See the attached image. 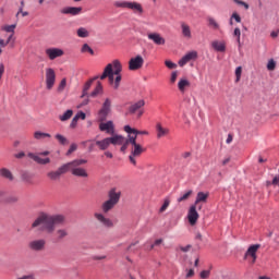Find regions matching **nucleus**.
Masks as SVG:
<instances>
[{
	"mask_svg": "<svg viewBox=\"0 0 279 279\" xmlns=\"http://www.w3.org/2000/svg\"><path fill=\"white\" fill-rule=\"evenodd\" d=\"M64 221L65 218L62 215H49L41 213L35 219V221H33L31 230L38 229L39 232H47V234H53V232H56V227L64 225Z\"/></svg>",
	"mask_w": 279,
	"mask_h": 279,
	"instance_id": "1",
	"label": "nucleus"
},
{
	"mask_svg": "<svg viewBox=\"0 0 279 279\" xmlns=\"http://www.w3.org/2000/svg\"><path fill=\"white\" fill-rule=\"evenodd\" d=\"M124 132L129 134V138H125V142L121 144L120 151L124 154L128 149V145H134L133 156H138L141 154V145L136 144V136H138V131L135 129L130 128V125L124 126Z\"/></svg>",
	"mask_w": 279,
	"mask_h": 279,
	"instance_id": "2",
	"label": "nucleus"
},
{
	"mask_svg": "<svg viewBox=\"0 0 279 279\" xmlns=\"http://www.w3.org/2000/svg\"><path fill=\"white\" fill-rule=\"evenodd\" d=\"M108 199L105 201L100 208L105 215H108L110 210L114 209V206L121 202V191H119L117 187H112L108 191Z\"/></svg>",
	"mask_w": 279,
	"mask_h": 279,
	"instance_id": "3",
	"label": "nucleus"
},
{
	"mask_svg": "<svg viewBox=\"0 0 279 279\" xmlns=\"http://www.w3.org/2000/svg\"><path fill=\"white\" fill-rule=\"evenodd\" d=\"M88 160L86 159H75L73 161H70L65 163L66 171H71L72 175H75L76 178H88V172L86 169L82 168V165H86Z\"/></svg>",
	"mask_w": 279,
	"mask_h": 279,
	"instance_id": "4",
	"label": "nucleus"
},
{
	"mask_svg": "<svg viewBox=\"0 0 279 279\" xmlns=\"http://www.w3.org/2000/svg\"><path fill=\"white\" fill-rule=\"evenodd\" d=\"M112 112V99L106 98L102 102L101 108L98 111L99 121H106L108 119V114Z\"/></svg>",
	"mask_w": 279,
	"mask_h": 279,
	"instance_id": "5",
	"label": "nucleus"
},
{
	"mask_svg": "<svg viewBox=\"0 0 279 279\" xmlns=\"http://www.w3.org/2000/svg\"><path fill=\"white\" fill-rule=\"evenodd\" d=\"M66 169V163H63L57 170L49 171L47 173V178H49L52 182H58V180H60L64 173H68Z\"/></svg>",
	"mask_w": 279,
	"mask_h": 279,
	"instance_id": "6",
	"label": "nucleus"
},
{
	"mask_svg": "<svg viewBox=\"0 0 279 279\" xmlns=\"http://www.w3.org/2000/svg\"><path fill=\"white\" fill-rule=\"evenodd\" d=\"M56 86V70L53 68L46 69V88L51 90Z\"/></svg>",
	"mask_w": 279,
	"mask_h": 279,
	"instance_id": "7",
	"label": "nucleus"
},
{
	"mask_svg": "<svg viewBox=\"0 0 279 279\" xmlns=\"http://www.w3.org/2000/svg\"><path fill=\"white\" fill-rule=\"evenodd\" d=\"M113 5L116 8H126L128 10H133V12H141V4L136 2L116 1Z\"/></svg>",
	"mask_w": 279,
	"mask_h": 279,
	"instance_id": "8",
	"label": "nucleus"
},
{
	"mask_svg": "<svg viewBox=\"0 0 279 279\" xmlns=\"http://www.w3.org/2000/svg\"><path fill=\"white\" fill-rule=\"evenodd\" d=\"M47 245V241L45 239L33 240L28 243V248L32 252H43Z\"/></svg>",
	"mask_w": 279,
	"mask_h": 279,
	"instance_id": "9",
	"label": "nucleus"
},
{
	"mask_svg": "<svg viewBox=\"0 0 279 279\" xmlns=\"http://www.w3.org/2000/svg\"><path fill=\"white\" fill-rule=\"evenodd\" d=\"M95 219L98 223H101L105 228H114V222H112V219L105 217L101 213H95L94 214Z\"/></svg>",
	"mask_w": 279,
	"mask_h": 279,
	"instance_id": "10",
	"label": "nucleus"
},
{
	"mask_svg": "<svg viewBox=\"0 0 279 279\" xmlns=\"http://www.w3.org/2000/svg\"><path fill=\"white\" fill-rule=\"evenodd\" d=\"M45 53L50 60H56V58H62L64 56V50L60 48H47Z\"/></svg>",
	"mask_w": 279,
	"mask_h": 279,
	"instance_id": "11",
	"label": "nucleus"
},
{
	"mask_svg": "<svg viewBox=\"0 0 279 279\" xmlns=\"http://www.w3.org/2000/svg\"><path fill=\"white\" fill-rule=\"evenodd\" d=\"M187 219L191 226H195L197 223V219H199V214L197 213V206L192 205L187 213Z\"/></svg>",
	"mask_w": 279,
	"mask_h": 279,
	"instance_id": "12",
	"label": "nucleus"
},
{
	"mask_svg": "<svg viewBox=\"0 0 279 279\" xmlns=\"http://www.w3.org/2000/svg\"><path fill=\"white\" fill-rule=\"evenodd\" d=\"M191 60H197V51L192 50L179 60V66H184L191 62Z\"/></svg>",
	"mask_w": 279,
	"mask_h": 279,
	"instance_id": "13",
	"label": "nucleus"
},
{
	"mask_svg": "<svg viewBox=\"0 0 279 279\" xmlns=\"http://www.w3.org/2000/svg\"><path fill=\"white\" fill-rule=\"evenodd\" d=\"M114 75L112 70V64H107L102 74L100 75V80H106L108 77L110 84H114Z\"/></svg>",
	"mask_w": 279,
	"mask_h": 279,
	"instance_id": "14",
	"label": "nucleus"
},
{
	"mask_svg": "<svg viewBox=\"0 0 279 279\" xmlns=\"http://www.w3.org/2000/svg\"><path fill=\"white\" fill-rule=\"evenodd\" d=\"M99 130L107 134H114V123L112 121L102 122L99 124Z\"/></svg>",
	"mask_w": 279,
	"mask_h": 279,
	"instance_id": "15",
	"label": "nucleus"
},
{
	"mask_svg": "<svg viewBox=\"0 0 279 279\" xmlns=\"http://www.w3.org/2000/svg\"><path fill=\"white\" fill-rule=\"evenodd\" d=\"M61 14H71V16H77V14H82V7H66L61 10Z\"/></svg>",
	"mask_w": 279,
	"mask_h": 279,
	"instance_id": "16",
	"label": "nucleus"
},
{
	"mask_svg": "<svg viewBox=\"0 0 279 279\" xmlns=\"http://www.w3.org/2000/svg\"><path fill=\"white\" fill-rule=\"evenodd\" d=\"M141 69V56L137 54L135 58H131L129 61V71H138Z\"/></svg>",
	"mask_w": 279,
	"mask_h": 279,
	"instance_id": "17",
	"label": "nucleus"
},
{
	"mask_svg": "<svg viewBox=\"0 0 279 279\" xmlns=\"http://www.w3.org/2000/svg\"><path fill=\"white\" fill-rule=\"evenodd\" d=\"M258 250H260V244H253L247 248L245 253V256H251L253 258V264L256 263V253L258 252Z\"/></svg>",
	"mask_w": 279,
	"mask_h": 279,
	"instance_id": "18",
	"label": "nucleus"
},
{
	"mask_svg": "<svg viewBox=\"0 0 279 279\" xmlns=\"http://www.w3.org/2000/svg\"><path fill=\"white\" fill-rule=\"evenodd\" d=\"M28 158H31L32 160H34L35 162H37L38 165H49V162H51L50 158H40V156L29 153L28 154Z\"/></svg>",
	"mask_w": 279,
	"mask_h": 279,
	"instance_id": "19",
	"label": "nucleus"
},
{
	"mask_svg": "<svg viewBox=\"0 0 279 279\" xmlns=\"http://www.w3.org/2000/svg\"><path fill=\"white\" fill-rule=\"evenodd\" d=\"M148 38L149 40H153V43H155V45H165L166 40L162 36H160V34L158 33H150L148 34Z\"/></svg>",
	"mask_w": 279,
	"mask_h": 279,
	"instance_id": "20",
	"label": "nucleus"
},
{
	"mask_svg": "<svg viewBox=\"0 0 279 279\" xmlns=\"http://www.w3.org/2000/svg\"><path fill=\"white\" fill-rule=\"evenodd\" d=\"M96 145L98 146L100 151H106V149H108L111 145L110 137H106L101 141H96Z\"/></svg>",
	"mask_w": 279,
	"mask_h": 279,
	"instance_id": "21",
	"label": "nucleus"
},
{
	"mask_svg": "<svg viewBox=\"0 0 279 279\" xmlns=\"http://www.w3.org/2000/svg\"><path fill=\"white\" fill-rule=\"evenodd\" d=\"M95 80H99V76H95V77L88 80V81L84 84V86H83V94H82V96H81L82 98L87 97L88 90H90V87L93 86V82H95Z\"/></svg>",
	"mask_w": 279,
	"mask_h": 279,
	"instance_id": "22",
	"label": "nucleus"
},
{
	"mask_svg": "<svg viewBox=\"0 0 279 279\" xmlns=\"http://www.w3.org/2000/svg\"><path fill=\"white\" fill-rule=\"evenodd\" d=\"M0 175L1 178L9 180V182H14V174H12V171L8 168L0 169Z\"/></svg>",
	"mask_w": 279,
	"mask_h": 279,
	"instance_id": "23",
	"label": "nucleus"
},
{
	"mask_svg": "<svg viewBox=\"0 0 279 279\" xmlns=\"http://www.w3.org/2000/svg\"><path fill=\"white\" fill-rule=\"evenodd\" d=\"M157 130V138H163V136H168L169 134V129L163 128L162 124L158 123L156 125Z\"/></svg>",
	"mask_w": 279,
	"mask_h": 279,
	"instance_id": "24",
	"label": "nucleus"
},
{
	"mask_svg": "<svg viewBox=\"0 0 279 279\" xmlns=\"http://www.w3.org/2000/svg\"><path fill=\"white\" fill-rule=\"evenodd\" d=\"M207 199H208V193L198 192L196 195V201L194 203V206H199L202 202L206 204Z\"/></svg>",
	"mask_w": 279,
	"mask_h": 279,
	"instance_id": "25",
	"label": "nucleus"
},
{
	"mask_svg": "<svg viewBox=\"0 0 279 279\" xmlns=\"http://www.w3.org/2000/svg\"><path fill=\"white\" fill-rule=\"evenodd\" d=\"M109 64H112L113 74L121 75V72L123 71V65L121 64V61L113 60L112 63Z\"/></svg>",
	"mask_w": 279,
	"mask_h": 279,
	"instance_id": "26",
	"label": "nucleus"
},
{
	"mask_svg": "<svg viewBox=\"0 0 279 279\" xmlns=\"http://www.w3.org/2000/svg\"><path fill=\"white\" fill-rule=\"evenodd\" d=\"M111 145H123L125 143V137L122 135H113L109 137Z\"/></svg>",
	"mask_w": 279,
	"mask_h": 279,
	"instance_id": "27",
	"label": "nucleus"
},
{
	"mask_svg": "<svg viewBox=\"0 0 279 279\" xmlns=\"http://www.w3.org/2000/svg\"><path fill=\"white\" fill-rule=\"evenodd\" d=\"M189 86H191V82H189V80H186V78H181L178 83V88H179L180 93H184V90H186V88H189Z\"/></svg>",
	"mask_w": 279,
	"mask_h": 279,
	"instance_id": "28",
	"label": "nucleus"
},
{
	"mask_svg": "<svg viewBox=\"0 0 279 279\" xmlns=\"http://www.w3.org/2000/svg\"><path fill=\"white\" fill-rule=\"evenodd\" d=\"M4 204H16L19 202V195L10 194L4 196L3 198Z\"/></svg>",
	"mask_w": 279,
	"mask_h": 279,
	"instance_id": "29",
	"label": "nucleus"
},
{
	"mask_svg": "<svg viewBox=\"0 0 279 279\" xmlns=\"http://www.w3.org/2000/svg\"><path fill=\"white\" fill-rule=\"evenodd\" d=\"M211 47H213V49H215V51H220V52L226 51V44L225 43H220L218 40L213 41L211 43Z\"/></svg>",
	"mask_w": 279,
	"mask_h": 279,
	"instance_id": "30",
	"label": "nucleus"
},
{
	"mask_svg": "<svg viewBox=\"0 0 279 279\" xmlns=\"http://www.w3.org/2000/svg\"><path fill=\"white\" fill-rule=\"evenodd\" d=\"M181 29L184 38H192L191 26H189L186 23H182Z\"/></svg>",
	"mask_w": 279,
	"mask_h": 279,
	"instance_id": "31",
	"label": "nucleus"
},
{
	"mask_svg": "<svg viewBox=\"0 0 279 279\" xmlns=\"http://www.w3.org/2000/svg\"><path fill=\"white\" fill-rule=\"evenodd\" d=\"M101 93H104V86L101 85V82H98L89 97H97V95H101Z\"/></svg>",
	"mask_w": 279,
	"mask_h": 279,
	"instance_id": "32",
	"label": "nucleus"
},
{
	"mask_svg": "<svg viewBox=\"0 0 279 279\" xmlns=\"http://www.w3.org/2000/svg\"><path fill=\"white\" fill-rule=\"evenodd\" d=\"M56 236L58 241H62V239H66V236H69V231L66 229H58L56 231Z\"/></svg>",
	"mask_w": 279,
	"mask_h": 279,
	"instance_id": "33",
	"label": "nucleus"
},
{
	"mask_svg": "<svg viewBox=\"0 0 279 279\" xmlns=\"http://www.w3.org/2000/svg\"><path fill=\"white\" fill-rule=\"evenodd\" d=\"M34 138H36V141H43L44 138H51V134L36 131L34 133Z\"/></svg>",
	"mask_w": 279,
	"mask_h": 279,
	"instance_id": "34",
	"label": "nucleus"
},
{
	"mask_svg": "<svg viewBox=\"0 0 279 279\" xmlns=\"http://www.w3.org/2000/svg\"><path fill=\"white\" fill-rule=\"evenodd\" d=\"M76 35L78 36V38H88V36H90V33H88V29L80 27L76 31Z\"/></svg>",
	"mask_w": 279,
	"mask_h": 279,
	"instance_id": "35",
	"label": "nucleus"
},
{
	"mask_svg": "<svg viewBox=\"0 0 279 279\" xmlns=\"http://www.w3.org/2000/svg\"><path fill=\"white\" fill-rule=\"evenodd\" d=\"M71 117H73V110L68 109L63 114L59 116V120L62 122L69 121Z\"/></svg>",
	"mask_w": 279,
	"mask_h": 279,
	"instance_id": "36",
	"label": "nucleus"
},
{
	"mask_svg": "<svg viewBox=\"0 0 279 279\" xmlns=\"http://www.w3.org/2000/svg\"><path fill=\"white\" fill-rule=\"evenodd\" d=\"M191 195H193V191H192V190H190V191L183 193V194L177 199V202H179V204L182 203V202H186V199H189V197H191Z\"/></svg>",
	"mask_w": 279,
	"mask_h": 279,
	"instance_id": "37",
	"label": "nucleus"
},
{
	"mask_svg": "<svg viewBox=\"0 0 279 279\" xmlns=\"http://www.w3.org/2000/svg\"><path fill=\"white\" fill-rule=\"evenodd\" d=\"M82 53H89L90 56H95V50L88 46V44H84L81 49Z\"/></svg>",
	"mask_w": 279,
	"mask_h": 279,
	"instance_id": "38",
	"label": "nucleus"
},
{
	"mask_svg": "<svg viewBox=\"0 0 279 279\" xmlns=\"http://www.w3.org/2000/svg\"><path fill=\"white\" fill-rule=\"evenodd\" d=\"M16 24L13 25H4L2 26V32H7L8 34H15Z\"/></svg>",
	"mask_w": 279,
	"mask_h": 279,
	"instance_id": "39",
	"label": "nucleus"
},
{
	"mask_svg": "<svg viewBox=\"0 0 279 279\" xmlns=\"http://www.w3.org/2000/svg\"><path fill=\"white\" fill-rule=\"evenodd\" d=\"M21 178L23 182H26L27 184H32V174L29 172H22Z\"/></svg>",
	"mask_w": 279,
	"mask_h": 279,
	"instance_id": "40",
	"label": "nucleus"
},
{
	"mask_svg": "<svg viewBox=\"0 0 279 279\" xmlns=\"http://www.w3.org/2000/svg\"><path fill=\"white\" fill-rule=\"evenodd\" d=\"M54 138L58 140V143H60V145H68L69 144V140H66V137H64V135H62V134H56Z\"/></svg>",
	"mask_w": 279,
	"mask_h": 279,
	"instance_id": "41",
	"label": "nucleus"
},
{
	"mask_svg": "<svg viewBox=\"0 0 279 279\" xmlns=\"http://www.w3.org/2000/svg\"><path fill=\"white\" fill-rule=\"evenodd\" d=\"M208 25L209 27H213V29H219V23L214 17H208Z\"/></svg>",
	"mask_w": 279,
	"mask_h": 279,
	"instance_id": "42",
	"label": "nucleus"
},
{
	"mask_svg": "<svg viewBox=\"0 0 279 279\" xmlns=\"http://www.w3.org/2000/svg\"><path fill=\"white\" fill-rule=\"evenodd\" d=\"M170 204H171V201L169 198H165L163 204L159 209V213H165V210L169 208Z\"/></svg>",
	"mask_w": 279,
	"mask_h": 279,
	"instance_id": "43",
	"label": "nucleus"
},
{
	"mask_svg": "<svg viewBox=\"0 0 279 279\" xmlns=\"http://www.w3.org/2000/svg\"><path fill=\"white\" fill-rule=\"evenodd\" d=\"M5 41H7V45L14 47V43H16V37H14V34L11 33Z\"/></svg>",
	"mask_w": 279,
	"mask_h": 279,
	"instance_id": "44",
	"label": "nucleus"
},
{
	"mask_svg": "<svg viewBox=\"0 0 279 279\" xmlns=\"http://www.w3.org/2000/svg\"><path fill=\"white\" fill-rule=\"evenodd\" d=\"M116 78L113 81V88L118 90L119 86H121V74H116Z\"/></svg>",
	"mask_w": 279,
	"mask_h": 279,
	"instance_id": "45",
	"label": "nucleus"
},
{
	"mask_svg": "<svg viewBox=\"0 0 279 279\" xmlns=\"http://www.w3.org/2000/svg\"><path fill=\"white\" fill-rule=\"evenodd\" d=\"M243 73V68L242 66H238L235 69V82L239 83L241 82V75Z\"/></svg>",
	"mask_w": 279,
	"mask_h": 279,
	"instance_id": "46",
	"label": "nucleus"
},
{
	"mask_svg": "<svg viewBox=\"0 0 279 279\" xmlns=\"http://www.w3.org/2000/svg\"><path fill=\"white\" fill-rule=\"evenodd\" d=\"M233 35L236 37L239 47H241V28H234Z\"/></svg>",
	"mask_w": 279,
	"mask_h": 279,
	"instance_id": "47",
	"label": "nucleus"
},
{
	"mask_svg": "<svg viewBox=\"0 0 279 279\" xmlns=\"http://www.w3.org/2000/svg\"><path fill=\"white\" fill-rule=\"evenodd\" d=\"M267 70L268 71H276V61L274 59H270L267 63Z\"/></svg>",
	"mask_w": 279,
	"mask_h": 279,
	"instance_id": "48",
	"label": "nucleus"
},
{
	"mask_svg": "<svg viewBox=\"0 0 279 279\" xmlns=\"http://www.w3.org/2000/svg\"><path fill=\"white\" fill-rule=\"evenodd\" d=\"M64 88H66V78L61 80L59 87H58L59 93H62V90H64Z\"/></svg>",
	"mask_w": 279,
	"mask_h": 279,
	"instance_id": "49",
	"label": "nucleus"
},
{
	"mask_svg": "<svg viewBox=\"0 0 279 279\" xmlns=\"http://www.w3.org/2000/svg\"><path fill=\"white\" fill-rule=\"evenodd\" d=\"M165 64H166L167 69H177L178 68V64L173 63L170 60H166Z\"/></svg>",
	"mask_w": 279,
	"mask_h": 279,
	"instance_id": "50",
	"label": "nucleus"
},
{
	"mask_svg": "<svg viewBox=\"0 0 279 279\" xmlns=\"http://www.w3.org/2000/svg\"><path fill=\"white\" fill-rule=\"evenodd\" d=\"M76 150H77V144H71L66 153V156H71V154H73V151H76Z\"/></svg>",
	"mask_w": 279,
	"mask_h": 279,
	"instance_id": "51",
	"label": "nucleus"
},
{
	"mask_svg": "<svg viewBox=\"0 0 279 279\" xmlns=\"http://www.w3.org/2000/svg\"><path fill=\"white\" fill-rule=\"evenodd\" d=\"M177 80H178V71H174L171 73L170 83L175 84Z\"/></svg>",
	"mask_w": 279,
	"mask_h": 279,
	"instance_id": "52",
	"label": "nucleus"
},
{
	"mask_svg": "<svg viewBox=\"0 0 279 279\" xmlns=\"http://www.w3.org/2000/svg\"><path fill=\"white\" fill-rule=\"evenodd\" d=\"M186 275H185V278H193V276H195V270L193 268L191 269H186Z\"/></svg>",
	"mask_w": 279,
	"mask_h": 279,
	"instance_id": "53",
	"label": "nucleus"
},
{
	"mask_svg": "<svg viewBox=\"0 0 279 279\" xmlns=\"http://www.w3.org/2000/svg\"><path fill=\"white\" fill-rule=\"evenodd\" d=\"M234 3H238V5H243V8H245V10H250V4H247L246 2H243L241 0H233Z\"/></svg>",
	"mask_w": 279,
	"mask_h": 279,
	"instance_id": "54",
	"label": "nucleus"
},
{
	"mask_svg": "<svg viewBox=\"0 0 279 279\" xmlns=\"http://www.w3.org/2000/svg\"><path fill=\"white\" fill-rule=\"evenodd\" d=\"M158 245H162V239L156 240V241L150 245V250H154L155 247H158Z\"/></svg>",
	"mask_w": 279,
	"mask_h": 279,
	"instance_id": "55",
	"label": "nucleus"
},
{
	"mask_svg": "<svg viewBox=\"0 0 279 279\" xmlns=\"http://www.w3.org/2000/svg\"><path fill=\"white\" fill-rule=\"evenodd\" d=\"M77 121H80V120L77 119V117H74V118L72 119V121H71V123H70V128H72V130L75 129V128H77Z\"/></svg>",
	"mask_w": 279,
	"mask_h": 279,
	"instance_id": "56",
	"label": "nucleus"
},
{
	"mask_svg": "<svg viewBox=\"0 0 279 279\" xmlns=\"http://www.w3.org/2000/svg\"><path fill=\"white\" fill-rule=\"evenodd\" d=\"M231 19H233L235 23H241V15L236 12L232 13Z\"/></svg>",
	"mask_w": 279,
	"mask_h": 279,
	"instance_id": "57",
	"label": "nucleus"
},
{
	"mask_svg": "<svg viewBox=\"0 0 279 279\" xmlns=\"http://www.w3.org/2000/svg\"><path fill=\"white\" fill-rule=\"evenodd\" d=\"M74 117H77L78 120L82 119V121L86 120V113L84 111H80Z\"/></svg>",
	"mask_w": 279,
	"mask_h": 279,
	"instance_id": "58",
	"label": "nucleus"
},
{
	"mask_svg": "<svg viewBox=\"0 0 279 279\" xmlns=\"http://www.w3.org/2000/svg\"><path fill=\"white\" fill-rule=\"evenodd\" d=\"M210 276V270H203L202 272H201V278L202 279H206V278H208Z\"/></svg>",
	"mask_w": 279,
	"mask_h": 279,
	"instance_id": "59",
	"label": "nucleus"
},
{
	"mask_svg": "<svg viewBox=\"0 0 279 279\" xmlns=\"http://www.w3.org/2000/svg\"><path fill=\"white\" fill-rule=\"evenodd\" d=\"M93 260H106V255H95L93 256Z\"/></svg>",
	"mask_w": 279,
	"mask_h": 279,
	"instance_id": "60",
	"label": "nucleus"
},
{
	"mask_svg": "<svg viewBox=\"0 0 279 279\" xmlns=\"http://www.w3.org/2000/svg\"><path fill=\"white\" fill-rule=\"evenodd\" d=\"M3 73H5V65L3 63H0V80L3 77Z\"/></svg>",
	"mask_w": 279,
	"mask_h": 279,
	"instance_id": "61",
	"label": "nucleus"
},
{
	"mask_svg": "<svg viewBox=\"0 0 279 279\" xmlns=\"http://www.w3.org/2000/svg\"><path fill=\"white\" fill-rule=\"evenodd\" d=\"M271 184H274V186H277V184H279V174L272 179Z\"/></svg>",
	"mask_w": 279,
	"mask_h": 279,
	"instance_id": "62",
	"label": "nucleus"
},
{
	"mask_svg": "<svg viewBox=\"0 0 279 279\" xmlns=\"http://www.w3.org/2000/svg\"><path fill=\"white\" fill-rule=\"evenodd\" d=\"M181 252H189V250H191V245H186V246H180Z\"/></svg>",
	"mask_w": 279,
	"mask_h": 279,
	"instance_id": "63",
	"label": "nucleus"
},
{
	"mask_svg": "<svg viewBox=\"0 0 279 279\" xmlns=\"http://www.w3.org/2000/svg\"><path fill=\"white\" fill-rule=\"evenodd\" d=\"M279 31H272L270 33L271 38H278Z\"/></svg>",
	"mask_w": 279,
	"mask_h": 279,
	"instance_id": "64",
	"label": "nucleus"
}]
</instances>
